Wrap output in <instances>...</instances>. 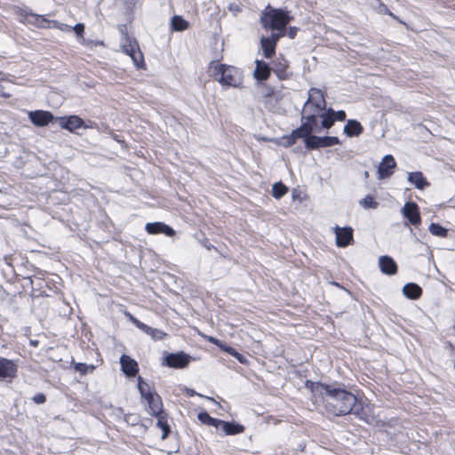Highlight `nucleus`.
Returning a JSON list of instances; mask_svg holds the SVG:
<instances>
[{
	"instance_id": "nucleus-1",
	"label": "nucleus",
	"mask_w": 455,
	"mask_h": 455,
	"mask_svg": "<svg viewBox=\"0 0 455 455\" xmlns=\"http://www.w3.org/2000/svg\"><path fill=\"white\" fill-rule=\"evenodd\" d=\"M305 387L310 390L315 402L319 403L327 416L345 417L353 414L356 419L374 427H385L375 414V405L363 402L345 387L320 381L306 380Z\"/></svg>"
},
{
	"instance_id": "nucleus-2",
	"label": "nucleus",
	"mask_w": 455,
	"mask_h": 455,
	"mask_svg": "<svg viewBox=\"0 0 455 455\" xmlns=\"http://www.w3.org/2000/svg\"><path fill=\"white\" fill-rule=\"evenodd\" d=\"M326 106L323 91L311 88L302 108V124H306L313 132H320L322 129H330L336 121H345L347 115L344 110L335 111L331 108L327 109Z\"/></svg>"
},
{
	"instance_id": "nucleus-3",
	"label": "nucleus",
	"mask_w": 455,
	"mask_h": 455,
	"mask_svg": "<svg viewBox=\"0 0 455 455\" xmlns=\"http://www.w3.org/2000/svg\"><path fill=\"white\" fill-rule=\"evenodd\" d=\"M291 20L289 11L274 8L270 4L266 6L259 17V22L265 30H286Z\"/></svg>"
},
{
	"instance_id": "nucleus-4",
	"label": "nucleus",
	"mask_w": 455,
	"mask_h": 455,
	"mask_svg": "<svg viewBox=\"0 0 455 455\" xmlns=\"http://www.w3.org/2000/svg\"><path fill=\"white\" fill-rule=\"evenodd\" d=\"M211 76L222 86L237 87L243 82L242 72L235 67L212 61L209 65Z\"/></svg>"
},
{
	"instance_id": "nucleus-5",
	"label": "nucleus",
	"mask_w": 455,
	"mask_h": 455,
	"mask_svg": "<svg viewBox=\"0 0 455 455\" xmlns=\"http://www.w3.org/2000/svg\"><path fill=\"white\" fill-rule=\"evenodd\" d=\"M138 388L141 397L146 403V411L150 416L159 414L164 411V404L161 396L152 390L149 385L142 378L139 377Z\"/></svg>"
},
{
	"instance_id": "nucleus-6",
	"label": "nucleus",
	"mask_w": 455,
	"mask_h": 455,
	"mask_svg": "<svg viewBox=\"0 0 455 455\" xmlns=\"http://www.w3.org/2000/svg\"><path fill=\"white\" fill-rule=\"evenodd\" d=\"M122 49L125 54L132 58L134 64L138 68H142L145 66L143 53L140 51L139 44L135 38L126 35L124 43L122 45Z\"/></svg>"
},
{
	"instance_id": "nucleus-7",
	"label": "nucleus",
	"mask_w": 455,
	"mask_h": 455,
	"mask_svg": "<svg viewBox=\"0 0 455 455\" xmlns=\"http://www.w3.org/2000/svg\"><path fill=\"white\" fill-rule=\"evenodd\" d=\"M312 133L313 132H310L309 134H307V136L305 137V146L307 149H317L320 148H328L340 144V140L338 137H318L313 135Z\"/></svg>"
},
{
	"instance_id": "nucleus-8",
	"label": "nucleus",
	"mask_w": 455,
	"mask_h": 455,
	"mask_svg": "<svg viewBox=\"0 0 455 455\" xmlns=\"http://www.w3.org/2000/svg\"><path fill=\"white\" fill-rule=\"evenodd\" d=\"M124 315L139 330H140L141 331H143L147 335L150 336L151 339H154V340H162V339H164L167 336V333L165 331L147 325L146 323H142L138 318H136L134 315H132L127 310L124 311Z\"/></svg>"
},
{
	"instance_id": "nucleus-9",
	"label": "nucleus",
	"mask_w": 455,
	"mask_h": 455,
	"mask_svg": "<svg viewBox=\"0 0 455 455\" xmlns=\"http://www.w3.org/2000/svg\"><path fill=\"white\" fill-rule=\"evenodd\" d=\"M310 132H313L311 128L306 124L301 123L300 126L294 129L291 134L282 136L279 139L278 145L283 148H290L294 145L299 139L305 140V137L307 136Z\"/></svg>"
},
{
	"instance_id": "nucleus-10",
	"label": "nucleus",
	"mask_w": 455,
	"mask_h": 455,
	"mask_svg": "<svg viewBox=\"0 0 455 455\" xmlns=\"http://www.w3.org/2000/svg\"><path fill=\"white\" fill-rule=\"evenodd\" d=\"M17 14L21 18L20 21L24 23L27 22L39 28H52L50 26V24H52V20H47L43 15L33 13L32 12H28L20 8L17 11Z\"/></svg>"
},
{
	"instance_id": "nucleus-11",
	"label": "nucleus",
	"mask_w": 455,
	"mask_h": 455,
	"mask_svg": "<svg viewBox=\"0 0 455 455\" xmlns=\"http://www.w3.org/2000/svg\"><path fill=\"white\" fill-rule=\"evenodd\" d=\"M401 212L407 220L406 225H411L416 228L421 225L422 219L419 207L415 202H406Z\"/></svg>"
},
{
	"instance_id": "nucleus-12",
	"label": "nucleus",
	"mask_w": 455,
	"mask_h": 455,
	"mask_svg": "<svg viewBox=\"0 0 455 455\" xmlns=\"http://www.w3.org/2000/svg\"><path fill=\"white\" fill-rule=\"evenodd\" d=\"M271 71L275 73L277 78L281 81L289 80L292 76V72L290 69V62L284 58L283 55H280L272 60Z\"/></svg>"
},
{
	"instance_id": "nucleus-13",
	"label": "nucleus",
	"mask_w": 455,
	"mask_h": 455,
	"mask_svg": "<svg viewBox=\"0 0 455 455\" xmlns=\"http://www.w3.org/2000/svg\"><path fill=\"white\" fill-rule=\"evenodd\" d=\"M15 361L0 356V381L12 382L18 376Z\"/></svg>"
},
{
	"instance_id": "nucleus-14",
	"label": "nucleus",
	"mask_w": 455,
	"mask_h": 455,
	"mask_svg": "<svg viewBox=\"0 0 455 455\" xmlns=\"http://www.w3.org/2000/svg\"><path fill=\"white\" fill-rule=\"evenodd\" d=\"M60 127L70 132H76V130L92 128V125L86 124L84 121L76 115L64 116L57 118Z\"/></svg>"
},
{
	"instance_id": "nucleus-15",
	"label": "nucleus",
	"mask_w": 455,
	"mask_h": 455,
	"mask_svg": "<svg viewBox=\"0 0 455 455\" xmlns=\"http://www.w3.org/2000/svg\"><path fill=\"white\" fill-rule=\"evenodd\" d=\"M334 233L338 247L345 248L354 242V230L350 227L340 228L337 226L334 228Z\"/></svg>"
},
{
	"instance_id": "nucleus-16",
	"label": "nucleus",
	"mask_w": 455,
	"mask_h": 455,
	"mask_svg": "<svg viewBox=\"0 0 455 455\" xmlns=\"http://www.w3.org/2000/svg\"><path fill=\"white\" fill-rule=\"evenodd\" d=\"M165 364L170 368L183 369L190 363V356L184 352L171 353L164 358Z\"/></svg>"
},
{
	"instance_id": "nucleus-17",
	"label": "nucleus",
	"mask_w": 455,
	"mask_h": 455,
	"mask_svg": "<svg viewBox=\"0 0 455 455\" xmlns=\"http://www.w3.org/2000/svg\"><path fill=\"white\" fill-rule=\"evenodd\" d=\"M396 168V162L393 156L387 155L385 156L378 168V176L379 179H387L393 175L395 170Z\"/></svg>"
},
{
	"instance_id": "nucleus-18",
	"label": "nucleus",
	"mask_w": 455,
	"mask_h": 455,
	"mask_svg": "<svg viewBox=\"0 0 455 455\" xmlns=\"http://www.w3.org/2000/svg\"><path fill=\"white\" fill-rule=\"evenodd\" d=\"M145 230L148 234L154 235L164 234L168 237H173L176 235V231L172 227L160 221L147 223Z\"/></svg>"
},
{
	"instance_id": "nucleus-19",
	"label": "nucleus",
	"mask_w": 455,
	"mask_h": 455,
	"mask_svg": "<svg viewBox=\"0 0 455 455\" xmlns=\"http://www.w3.org/2000/svg\"><path fill=\"white\" fill-rule=\"evenodd\" d=\"M28 117L31 123L37 127L46 126L54 119L52 112L47 110L30 111Z\"/></svg>"
},
{
	"instance_id": "nucleus-20",
	"label": "nucleus",
	"mask_w": 455,
	"mask_h": 455,
	"mask_svg": "<svg viewBox=\"0 0 455 455\" xmlns=\"http://www.w3.org/2000/svg\"><path fill=\"white\" fill-rule=\"evenodd\" d=\"M121 368L124 373L128 377H135L139 372V364L127 355H123L120 358Z\"/></svg>"
},
{
	"instance_id": "nucleus-21",
	"label": "nucleus",
	"mask_w": 455,
	"mask_h": 455,
	"mask_svg": "<svg viewBox=\"0 0 455 455\" xmlns=\"http://www.w3.org/2000/svg\"><path fill=\"white\" fill-rule=\"evenodd\" d=\"M379 267L380 271L387 275H394L398 271V267L394 259L390 256L384 255L379 259Z\"/></svg>"
},
{
	"instance_id": "nucleus-22",
	"label": "nucleus",
	"mask_w": 455,
	"mask_h": 455,
	"mask_svg": "<svg viewBox=\"0 0 455 455\" xmlns=\"http://www.w3.org/2000/svg\"><path fill=\"white\" fill-rule=\"evenodd\" d=\"M253 76L257 81H267L271 75V67L264 60H256Z\"/></svg>"
},
{
	"instance_id": "nucleus-23",
	"label": "nucleus",
	"mask_w": 455,
	"mask_h": 455,
	"mask_svg": "<svg viewBox=\"0 0 455 455\" xmlns=\"http://www.w3.org/2000/svg\"><path fill=\"white\" fill-rule=\"evenodd\" d=\"M408 181L415 186L416 188L423 190L430 186L427 178L421 172H412L408 173Z\"/></svg>"
},
{
	"instance_id": "nucleus-24",
	"label": "nucleus",
	"mask_w": 455,
	"mask_h": 455,
	"mask_svg": "<svg viewBox=\"0 0 455 455\" xmlns=\"http://www.w3.org/2000/svg\"><path fill=\"white\" fill-rule=\"evenodd\" d=\"M343 131L347 137H357L363 132V127L357 120L349 119Z\"/></svg>"
},
{
	"instance_id": "nucleus-25",
	"label": "nucleus",
	"mask_w": 455,
	"mask_h": 455,
	"mask_svg": "<svg viewBox=\"0 0 455 455\" xmlns=\"http://www.w3.org/2000/svg\"><path fill=\"white\" fill-rule=\"evenodd\" d=\"M226 435H235L244 432V426L234 422L224 421L221 419L220 426Z\"/></svg>"
},
{
	"instance_id": "nucleus-26",
	"label": "nucleus",
	"mask_w": 455,
	"mask_h": 455,
	"mask_svg": "<svg viewBox=\"0 0 455 455\" xmlns=\"http://www.w3.org/2000/svg\"><path fill=\"white\" fill-rule=\"evenodd\" d=\"M157 419L156 426L162 429V439L164 440L171 433V427L168 423V414L165 411H162L159 414L153 415Z\"/></svg>"
},
{
	"instance_id": "nucleus-27",
	"label": "nucleus",
	"mask_w": 455,
	"mask_h": 455,
	"mask_svg": "<svg viewBox=\"0 0 455 455\" xmlns=\"http://www.w3.org/2000/svg\"><path fill=\"white\" fill-rule=\"evenodd\" d=\"M403 294L410 299H418L422 295V289L414 283H406L403 288Z\"/></svg>"
},
{
	"instance_id": "nucleus-28",
	"label": "nucleus",
	"mask_w": 455,
	"mask_h": 455,
	"mask_svg": "<svg viewBox=\"0 0 455 455\" xmlns=\"http://www.w3.org/2000/svg\"><path fill=\"white\" fill-rule=\"evenodd\" d=\"M260 47L262 54L266 59H271L275 54L276 45L266 36L260 38Z\"/></svg>"
},
{
	"instance_id": "nucleus-29",
	"label": "nucleus",
	"mask_w": 455,
	"mask_h": 455,
	"mask_svg": "<svg viewBox=\"0 0 455 455\" xmlns=\"http://www.w3.org/2000/svg\"><path fill=\"white\" fill-rule=\"evenodd\" d=\"M198 420L206 426H212L219 428L221 423V419L212 418L207 411H201L197 415Z\"/></svg>"
},
{
	"instance_id": "nucleus-30",
	"label": "nucleus",
	"mask_w": 455,
	"mask_h": 455,
	"mask_svg": "<svg viewBox=\"0 0 455 455\" xmlns=\"http://www.w3.org/2000/svg\"><path fill=\"white\" fill-rule=\"evenodd\" d=\"M189 27L188 21L184 20L181 16L175 15L172 19V28L174 31H184Z\"/></svg>"
},
{
	"instance_id": "nucleus-31",
	"label": "nucleus",
	"mask_w": 455,
	"mask_h": 455,
	"mask_svg": "<svg viewBox=\"0 0 455 455\" xmlns=\"http://www.w3.org/2000/svg\"><path fill=\"white\" fill-rule=\"evenodd\" d=\"M429 232L435 236L445 238L448 236V229L443 228L438 223H431L429 226Z\"/></svg>"
},
{
	"instance_id": "nucleus-32",
	"label": "nucleus",
	"mask_w": 455,
	"mask_h": 455,
	"mask_svg": "<svg viewBox=\"0 0 455 455\" xmlns=\"http://www.w3.org/2000/svg\"><path fill=\"white\" fill-rule=\"evenodd\" d=\"M287 192L288 188L282 182H276L272 187V196L276 199L282 198Z\"/></svg>"
},
{
	"instance_id": "nucleus-33",
	"label": "nucleus",
	"mask_w": 455,
	"mask_h": 455,
	"mask_svg": "<svg viewBox=\"0 0 455 455\" xmlns=\"http://www.w3.org/2000/svg\"><path fill=\"white\" fill-rule=\"evenodd\" d=\"M72 367L76 371H78L81 375H86L87 373H91L95 370V366L93 364H86L84 363H72Z\"/></svg>"
},
{
	"instance_id": "nucleus-34",
	"label": "nucleus",
	"mask_w": 455,
	"mask_h": 455,
	"mask_svg": "<svg viewBox=\"0 0 455 455\" xmlns=\"http://www.w3.org/2000/svg\"><path fill=\"white\" fill-rule=\"evenodd\" d=\"M225 352L228 353V355H232L233 357H235L239 363H247V359L245 358V356L242 354H240L236 349H235L234 347L228 346V347L225 348Z\"/></svg>"
},
{
	"instance_id": "nucleus-35",
	"label": "nucleus",
	"mask_w": 455,
	"mask_h": 455,
	"mask_svg": "<svg viewBox=\"0 0 455 455\" xmlns=\"http://www.w3.org/2000/svg\"><path fill=\"white\" fill-rule=\"evenodd\" d=\"M286 36V30H272V34L267 36L273 44L277 46L279 40Z\"/></svg>"
},
{
	"instance_id": "nucleus-36",
	"label": "nucleus",
	"mask_w": 455,
	"mask_h": 455,
	"mask_svg": "<svg viewBox=\"0 0 455 455\" xmlns=\"http://www.w3.org/2000/svg\"><path fill=\"white\" fill-rule=\"evenodd\" d=\"M361 204L364 207V208H371V209H375L377 208V206L379 205V203L376 202L373 198V196H366L362 201H361Z\"/></svg>"
},
{
	"instance_id": "nucleus-37",
	"label": "nucleus",
	"mask_w": 455,
	"mask_h": 455,
	"mask_svg": "<svg viewBox=\"0 0 455 455\" xmlns=\"http://www.w3.org/2000/svg\"><path fill=\"white\" fill-rule=\"evenodd\" d=\"M381 8H382V12H383L385 14H387V15L390 16L391 18H393L394 20H396V21H398L399 23H401V24H403V25H404V26H406V27H407V24H406L404 21H403V20H402L398 16H396L395 13H393V12L388 9V7H387L386 4H381Z\"/></svg>"
},
{
	"instance_id": "nucleus-38",
	"label": "nucleus",
	"mask_w": 455,
	"mask_h": 455,
	"mask_svg": "<svg viewBox=\"0 0 455 455\" xmlns=\"http://www.w3.org/2000/svg\"><path fill=\"white\" fill-rule=\"evenodd\" d=\"M207 340L210 343H212V344L217 346L218 347H220L224 352H225V348L228 347V346L227 344L223 343L221 340H220V339H216L214 337H208Z\"/></svg>"
},
{
	"instance_id": "nucleus-39",
	"label": "nucleus",
	"mask_w": 455,
	"mask_h": 455,
	"mask_svg": "<svg viewBox=\"0 0 455 455\" xmlns=\"http://www.w3.org/2000/svg\"><path fill=\"white\" fill-rule=\"evenodd\" d=\"M111 138L119 143L122 147L126 148L127 144L122 135L116 134L114 132H110Z\"/></svg>"
},
{
	"instance_id": "nucleus-40",
	"label": "nucleus",
	"mask_w": 455,
	"mask_h": 455,
	"mask_svg": "<svg viewBox=\"0 0 455 455\" xmlns=\"http://www.w3.org/2000/svg\"><path fill=\"white\" fill-rule=\"evenodd\" d=\"M32 400L36 404H43L46 402V396L43 393H37L32 397Z\"/></svg>"
},
{
	"instance_id": "nucleus-41",
	"label": "nucleus",
	"mask_w": 455,
	"mask_h": 455,
	"mask_svg": "<svg viewBox=\"0 0 455 455\" xmlns=\"http://www.w3.org/2000/svg\"><path fill=\"white\" fill-rule=\"evenodd\" d=\"M52 28H58L61 31H69L70 30L69 26H68L66 24L60 23L57 20H52Z\"/></svg>"
},
{
	"instance_id": "nucleus-42",
	"label": "nucleus",
	"mask_w": 455,
	"mask_h": 455,
	"mask_svg": "<svg viewBox=\"0 0 455 455\" xmlns=\"http://www.w3.org/2000/svg\"><path fill=\"white\" fill-rule=\"evenodd\" d=\"M73 30L78 36H83L84 33V25L83 23H77L73 28Z\"/></svg>"
},
{
	"instance_id": "nucleus-43",
	"label": "nucleus",
	"mask_w": 455,
	"mask_h": 455,
	"mask_svg": "<svg viewBox=\"0 0 455 455\" xmlns=\"http://www.w3.org/2000/svg\"><path fill=\"white\" fill-rule=\"evenodd\" d=\"M298 31L299 28L296 27H290L289 28H286V36L289 38L293 39L297 36Z\"/></svg>"
},
{
	"instance_id": "nucleus-44",
	"label": "nucleus",
	"mask_w": 455,
	"mask_h": 455,
	"mask_svg": "<svg viewBox=\"0 0 455 455\" xmlns=\"http://www.w3.org/2000/svg\"><path fill=\"white\" fill-rule=\"evenodd\" d=\"M13 260H14V255L13 254H8L4 257V261L6 265L9 267H13Z\"/></svg>"
},
{
	"instance_id": "nucleus-45",
	"label": "nucleus",
	"mask_w": 455,
	"mask_h": 455,
	"mask_svg": "<svg viewBox=\"0 0 455 455\" xmlns=\"http://www.w3.org/2000/svg\"><path fill=\"white\" fill-rule=\"evenodd\" d=\"M188 394L189 395H194L196 394V392L194 390H189V391H188Z\"/></svg>"
},
{
	"instance_id": "nucleus-46",
	"label": "nucleus",
	"mask_w": 455,
	"mask_h": 455,
	"mask_svg": "<svg viewBox=\"0 0 455 455\" xmlns=\"http://www.w3.org/2000/svg\"><path fill=\"white\" fill-rule=\"evenodd\" d=\"M27 278H28V279L30 281V283H32V279H31V277L29 276V277H27Z\"/></svg>"
}]
</instances>
